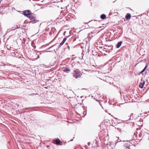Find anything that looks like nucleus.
Listing matches in <instances>:
<instances>
[{
  "mask_svg": "<svg viewBox=\"0 0 149 149\" xmlns=\"http://www.w3.org/2000/svg\"><path fill=\"white\" fill-rule=\"evenodd\" d=\"M112 125H113V126H114V125H113V124H112Z\"/></svg>",
  "mask_w": 149,
  "mask_h": 149,
  "instance_id": "obj_20",
  "label": "nucleus"
},
{
  "mask_svg": "<svg viewBox=\"0 0 149 149\" xmlns=\"http://www.w3.org/2000/svg\"><path fill=\"white\" fill-rule=\"evenodd\" d=\"M124 147H126V148H127L128 149H129V147H126V146H124Z\"/></svg>",
  "mask_w": 149,
  "mask_h": 149,
  "instance_id": "obj_17",
  "label": "nucleus"
},
{
  "mask_svg": "<svg viewBox=\"0 0 149 149\" xmlns=\"http://www.w3.org/2000/svg\"><path fill=\"white\" fill-rule=\"evenodd\" d=\"M68 37L66 36L63 39V40L62 41V42L60 44V45L58 47H61V46H62L64 44V43L66 41L67 38Z\"/></svg>",
  "mask_w": 149,
  "mask_h": 149,
  "instance_id": "obj_4",
  "label": "nucleus"
},
{
  "mask_svg": "<svg viewBox=\"0 0 149 149\" xmlns=\"http://www.w3.org/2000/svg\"><path fill=\"white\" fill-rule=\"evenodd\" d=\"M133 115V113H131L130 114V118L129 119V120H130L131 119V116H132Z\"/></svg>",
  "mask_w": 149,
  "mask_h": 149,
  "instance_id": "obj_13",
  "label": "nucleus"
},
{
  "mask_svg": "<svg viewBox=\"0 0 149 149\" xmlns=\"http://www.w3.org/2000/svg\"><path fill=\"white\" fill-rule=\"evenodd\" d=\"M144 72V71H143V70H142V71H141L140 72V74H142V73Z\"/></svg>",
  "mask_w": 149,
  "mask_h": 149,
  "instance_id": "obj_15",
  "label": "nucleus"
},
{
  "mask_svg": "<svg viewBox=\"0 0 149 149\" xmlns=\"http://www.w3.org/2000/svg\"><path fill=\"white\" fill-rule=\"evenodd\" d=\"M63 71L64 72L68 73L70 72V68L66 67L64 68Z\"/></svg>",
  "mask_w": 149,
  "mask_h": 149,
  "instance_id": "obj_6",
  "label": "nucleus"
},
{
  "mask_svg": "<svg viewBox=\"0 0 149 149\" xmlns=\"http://www.w3.org/2000/svg\"><path fill=\"white\" fill-rule=\"evenodd\" d=\"M106 15L104 14H102V15H101L100 16V18L103 19H105L106 18Z\"/></svg>",
  "mask_w": 149,
  "mask_h": 149,
  "instance_id": "obj_10",
  "label": "nucleus"
},
{
  "mask_svg": "<svg viewBox=\"0 0 149 149\" xmlns=\"http://www.w3.org/2000/svg\"><path fill=\"white\" fill-rule=\"evenodd\" d=\"M53 142L57 145H59L61 142L60 140L59 139H56L55 140H54L53 141Z\"/></svg>",
  "mask_w": 149,
  "mask_h": 149,
  "instance_id": "obj_5",
  "label": "nucleus"
},
{
  "mask_svg": "<svg viewBox=\"0 0 149 149\" xmlns=\"http://www.w3.org/2000/svg\"><path fill=\"white\" fill-rule=\"evenodd\" d=\"M122 43V42L121 41L118 42L116 45V47L117 48H119L121 46Z\"/></svg>",
  "mask_w": 149,
  "mask_h": 149,
  "instance_id": "obj_9",
  "label": "nucleus"
},
{
  "mask_svg": "<svg viewBox=\"0 0 149 149\" xmlns=\"http://www.w3.org/2000/svg\"><path fill=\"white\" fill-rule=\"evenodd\" d=\"M81 74V72L78 69H76L74 71L73 77L76 79L80 78Z\"/></svg>",
  "mask_w": 149,
  "mask_h": 149,
  "instance_id": "obj_1",
  "label": "nucleus"
},
{
  "mask_svg": "<svg viewBox=\"0 0 149 149\" xmlns=\"http://www.w3.org/2000/svg\"><path fill=\"white\" fill-rule=\"evenodd\" d=\"M131 17V15L129 13H128L126 14L125 16V18L127 20H128L130 19Z\"/></svg>",
  "mask_w": 149,
  "mask_h": 149,
  "instance_id": "obj_7",
  "label": "nucleus"
},
{
  "mask_svg": "<svg viewBox=\"0 0 149 149\" xmlns=\"http://www.w3.org/2000/svg\"><path fill=\"white\" fill-rule=\"evenodd\" d=\"M117 129L118 130H120V128H117Z\"/></svg>",
  "mask_w": 149,
  "mask_h": 149,
  "instance_id": "obj_19",
  "label": "nucleus"
},
{
  "mask_svg": "<svg viewBox=\"0 0 149 149\" xmlns=\"http://www.w3.org/2000/svg\"><path fill=\"white\" fill-rule=\"evenodd\" d=\"M88 145H90V143L88 142Z\"/></svg>",
  "mask_w": 149,
  "mask_h": 149,
  "instance_id": "obj_18",
  "label": "nucleus"
},
{
  "mask_svg": "<svg viewBox=\"0 0 149 149\" xmlns=\"http://www.w3.org/2000/svg\"><path fill=\"white\" fill-rule=\"evenodd\" d=\"M67 48H68V49H70V47H69V46L68 45V46H67Z\"/></svg>",
  "mask_w": 149,
  "mask_h": 149,
  "instance_id": "obj_16",
  "label": "nucleus"
},
{
  "mask_svg": "<svg viewBox=\"0 0 149 149\" xmlns=\"http://www.w3.org/2000/svg\"><path fill=\"white\" fill-rule=\"evenodd\" d=\"M144 72V71H143V70H142V71H141L140 72V74H142V73Z\"/></svg>",
  "mask_w": 149,
  "mask_h": 149,
  "instance_id": "obj_14",
  "label": "nucleus"
},
{
  "mask_svg": "<svg viewBox=\"0 0 149 149\" xmlns=\"http://www.w3.org/2000/svg\"><path fill=\"white\" fill-rule=\"evenodd\" d=\"M31 45L32 46L34 47V48H35L36 47V46H34V44L33 42H31Z\"/></svg>",
  "mask_w": 149,
  "mask_h": 149,
  "instance_id": "obj_11",
  "label": "nucleus"
},
{
  "mask_svg": "<svg viewBox=\"0 0 149 149\" xmlns=\"http://www.w3.org/2000/svg\"><path fill=\"white\" fill-rule=\"evenodd\" d=\"M24 14L26 16L29 15V16L31 15V11L29 10H24L23 12Z\"/></svg>",
  "mask_w": 149,
  "mask_h": 149,
  "instance_id": "obj_3",
  "label": "nucleus"
},
{
  "mask_svg": "<svg viewBox=\"0 0 149 149\" xmlns=\"http://www.w3.org/2000/svg\"><path fill=\"white\" fill-rule=\"evenodd\" d=\"M147 67V66L146 65L145 67L144 68V69L143 70V71H145L146 68Z\"/></svg>",
  "mask_w": 149,
  "mask_h": 149,
  "instance_id": "obj_12",
  "label": "nucleus"
},
{
  "mask_svg": "<svg viewBox=\"0 0 149 149\" xmlns=\"http://www.w3.org/2000/svg\"><path fill=\"white\" fill-rule=\"evenodd\" d=\"M145 83L144 81H143L142 82H141L139 86L140 88H142L143 87Z\"/></svg>",
  "mask_w": 149,
  "mask_h": 149,
  "instance_id": "obj_8",
  "label": "nucleus"
},
{
  "mask_svg": "<svg viewBox=\"0 0 149 149\" xmlns=\"http://www.w3.org/2000/svg\"><path fill=\"white\" fill-rule=\"evenodd\" d=\"M29 17L31 21L30 22L34 24L38 21V20L36 19V17L33 16L31 14L29 16Z\"/></svg>",
  "mask_w": 149,
  "mask_h": 149,
  "instance_id": "obj_2",
  "label": "nucleus"
}]
</instances>
